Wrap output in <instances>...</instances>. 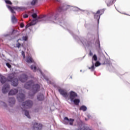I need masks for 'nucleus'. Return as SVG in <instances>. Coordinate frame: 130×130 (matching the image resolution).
Listing matches in <instances>:
<instances>
[{"instance_id": "f257e3e1", "label": "nucleus", "mask_w": 130, "mask_h": 130, "mask_svg": "<svg viewBox=\"0 0 130 130\" xmlns=\"http://www.w3.org/2000/svg\"><path fill=\"white\" fill-rule=\"evenodd\" d=\"M57 18V14L55 15L54 16L53 14H51L47 18L45 16H39L37 19L32 20L30 23L31 26L35 25L38 22H41L42 21H49V22H54V20H56Z\"/></svg>"}, {"instance_id": "f03ea898", "label": "nucleus", "mask_w": 130, "mask_h": 130, "mask_svg": "<svg viewBox=\"0 0 130 130\" xmlns=\"http://www.w3.org/2000/svg\"><path fill=\"white\" fill-rule=\"evenodd\" d=\"M19 92L18 94L17 95V98L19 101V102H22L25 100V94H24V90L20 89H11L8 95L13 96L14 95H16Z\"/></svg>"}, {"instance_id": "7ed1b4c3", "label": "nucleus", "mask_w": 130, "mask_h": 130, "mask_svg": "<svg viewBox=\"0 0 130 130\" xmlns=\"http://www.w3.org/2000/svg\"><path fill=\"white\" fill-rule=\"evenodd\" d=\"M32 106H33V102L31 100L26 101L22 103L21 105L22 113H24L27 118H30L31 117H30L29 111L26 110V108H31Z\"/></svg>"}, {"instance_id": "20e7f679", "label": "nucleus", "mask_w": 130, "mask_h": 130, "mask_svg": "<svg viewBox=\"0 0 130 130\" xmlns=\"http://www.w3.org/2000/svg\"><path fill=\"white\" fill-rule=\"evenodd\" d=\"M24 88L25 89H31V92L32 93L30 94L29 95L30 96H33L35 94V93H37V92H38L39 91V89H40V86L38 84H34V82L32 80L27 82L24 85Z\"/></svg>"}, {"instance_id": "39448f33", "label": "nucleus", "mask_w": 130, "mask_h": 130, "mask_svg": "<svg viewBox=\"0 0 130 130\" xmlns=\"http://www.w3.org/2000/svg\"><path fill=\"white\" fill-rule=\"evenodd\" d=\"M0 82L1 84H6L2 88V92L4 94L5 93H8V91L10 89V85L8 84V81H7V78L2 75H0Z\"/></svg>"}, {"instance_id": "423d86ee", "label": "nucleus", "mask_w": 130, "mask_h": 130, "mask_svg": "<svg viewBox=\"0 0 130 130\" xmlns=\"http://www.w3.org/2000/svg\"><path fill=\"white\" fill-rule=\"evenodd\" d=\"M15 78V74L12 73L9 74L8 76V79L9 82H11L12 86L14 87H17L19 84L17 79H14Z\"/></svg>"}, {"instance_id": "0eeeda50", "label": "nucleus", "mask_w": 130, "mask_h": 130, "mask_svg": "<svg viewBox=\"0 0 130 130\" xmlns=\"http://www.w3.org/2000/svg\"><path fill=\"white\" fill-rule=\"evenodd\" d=\"M77 97H78V94H77V93L75 92V91H71L69 93V96L68 94L66 100H67V101H68V100H70L71 102H73L74 99H76Z\"/></svg>"}, {"instance_id": "6e6552de", "label": "nucleus", "mask_w": 130, "mask_h": 130, "mask_svg": "<svg viewBox=\"0 0 130 130\" xmlns=\"http://www.w3.org/2000/svg\"><path fill=\"white\" fill-rule=\"evenodd\" d=\"M7 7L8 8V9H9V10H10V11H11V12L12 14H15V11H14V10H15L16 11H24V10H25V8L23 7H11L9 5H7Z\"/></svg>"}, {"instance_id": "1a4fd4ad", "label": "nucleus", "mask_w": 130, "mask_h": 130, "mask_svg": "<svg viewBox=\"0 0 130 130\" xmlns=\"http://www.w3.org/2000/svg\"><path fill=\"white\" fill-rule=\"evenodd\" d=\"M58 92L60 93V95H62L63 97H64L66 99H68V91L66 89L59 88Z\"/></svg>"}, {"instance_id": "9d476101", "label": "nucleus", "mask_w": 130, "mask_h": 130, "mask_svg": "<svg viewBox=\"0 0 130 130\" xmlns=\"http://www.w3.org/2000/svg\"><path fill=\"white\" fill-rule=\"evenodd\" d=\"M74 121H75V120L74 119H69V118L66 117L64 118L63 122L64 124H70V125H73L74 123Z\"/></svg>"}, {"instance_id": "9b49d317", "label": "nucleus", "mask_w": 130, "mask_h": 130, "mask_svg": "<svg viewBox=\"0 0 130 130\" xmlns=\"http://www.w3.org/2000/svg\"><path fill=\"white\" fill-rule=\"evenodd\" d=\"M104 13V10H98L94 15V19L98 20V23H99V19H100V16Z\"/></svg>"}, {"instance_id": "f8f14e48", "label": "nucleus", "mask_w": 130, "mask_h": 130, "mask_svg": "<svg viewBox=\"0 0 130 130\" xmlns=\"http://www.w3.org/2000/svg\"><path fill=\"white\" fill-rule=\"evenodd\" d=\"M72 7L67 5H64L62 6H60L58 9V12H62V11H66V10H68L69 9H71Z\"/></svg>"}, {"instance_id": "ddd939ff", "label": "nucleus", "mask_w": 130, "mask_h": 130, "mask_svg": "<svg viewBox=\"0 0 130 130\" xmlns=\"http://www.w3.org/2000/svg\"><path fill=\"white\" fill-rule=\"evenodd\" d=\"M42 128V124L40 123L36 122L34 124V129L35 130H41Z\"/></svg>"}, {"instance_id": "4468645a", "label": "nucleus", "mask_w": 130, "mask_h": 130, "mask_svg": "<svg viewBox=\"0 0 130 130\" xmlns=\"http://www.w3.org/2000/svg\"><path fill=\"white\" fill-rule=\"evenodd\" d=\"M27 79H28V76L26 75V74H22V75H21L19 80V81H20V82L24 83V82H26V81H27Z\"/></svg>"}, {"instance_id": "2eb2a0df", "label": "nucleus", "mask_w": 130, "mask_h": 130, "mask_svg": "<svg viewBox=\"0 0 130 130\" xmlns=\"http://www.w3.org/2000/svg\"><path fill=\"white\" fill-rule=\"evenodd\" d=\"M9 103L10 106H13V105H15V103H16V100L14 98H10L9 100Z\"/></svg>"}, {"instance_id": "dca6fc26", "label": "nucleus", "mask_w": 130, "mask_h": 130, "mask_svg": "<svg viewBox=\"0 0 130 130\" xmlns=\"http://www.w3.org/2000/svg\"><path fill=\"white\" fill-rule=\"evenodd\" d=\"M26 61L28 63H31V62H33L34 60H33V58H32V57H31L30 56H28L26 57Z\"/></svg>"}, {"instance_id": "f3484780", "label": "nucleus", "mask_w": 130, "mask_h": 130, "mask_svg": "<svg viewBox=\"0 0 130 130\" xmlns=\"http://www.w3.org/2000/svg\"><path fill=\"white\" fill-rule=\"evenodd\" d=\"M37 99H38V100H39V101H43V100H44V95H43V94L39 93V94L38 95Z\"/></svg>"}, {"instance_id": "a211bd4d", "label": "nucleus", "mask_w": 130, "mask_h": 130, "mask_svg": "<svg viewBox=\"0 0 130 130\" xmlns=\"http://www.w3.org/2000/svg\"><path fill=\"white\" fill-rule=\"evenodd\" d=\"M113 2H114V0H106V3L107 4V6L108 7H110V6L112 5L113 4Z\"/></svg>"}, {"instance_id": "6ab92c4d", "label": "nucleus", "mask_w": 130, "mask_h": 130, "mask_svg": "<svg viewBox=\"0 0 130 130\" xmlns=\"http://www.w3.org/2000/svg\"><path fill=\"white\" fill-rule=\"evenodd\" d=\"M92 65L91 67H89L88 69L89 70H90L91 72H94L95 70V64H94V62L92 61Z\"/></svg>"}, {"instance_id": "aec40b11", "label": "nucleus", "mask_w": 130, "mask_h": 130, "mask_svg": "<svg viewBox=\"0 0 130 130\" xmlns=\"http://www.w3.org/2000/svg\"><path fill=\"white\" fill-rule=\"evenodd\" d=\"M37 71H39V72H40V73L42 75V77L45 79V80H46V81H48V78H47V77H46V76H45V75H44V74L42 73V71H41V70L38 69L37 70Z\"/></svg>"}, {"instance_id": "412c9836", "label": "nucleus", "mask_w": 130, "mask_h": 130, "mask_svg": "<svg viewBox=\"0 0 130 130\" xmlns=\"http://www.w3.org/2000/svg\"><path fill=\"white\" fill-rule=\"evenodd\" d=\"M72 102H74V104H75V105H79V103H80V100L75 99L73 100Z\"/></svg>"}, {"instance_id": "4be33fe9", "label": "nucleus", "mask_w": 130, "mask_h": 130, "mask_svg": "<svg viewBox=\"0 0 130 130\" xmlns=\"http://www.w3.org/2000/svg\"><path fill=\"white\" fill-rule=\"evenodd\" d=\"M12 22L13 23H17V19L16 18V17H15V15H12L11 18Z\"/></svg>"}, {"instance_id": "5701e85b", "label": "nucleus", "mask_w": 130, "mask_h": 130, "mask_svg": "<svg viewBox=\"0 0 130 130\" xmlns=\"http://www.w3.org/2000/svg\"><path fill=\"white\" fill-rule=\"evenodd\" d=\"M61 24V26H62L63 28H66L68 26V23L65 22L64 21H62Z\"/></svg>"}, {"instance_id": "b1692460", "label": "nucleus", "mask_w": 130, "mask_h": 130, "mask_svg": "<svg viewBox=\"0 0 130 130\" xmlns=\"http://www.w3.org/2000/svg\"><path fill=\"white\" fill-rule=\"evenodd\" d=\"M30 69H31V70H32V71L34 72H36V71H37V68H36V66H33V65L31 66Z\"/></svg>"}, {"instance_id": "393cba45", "label": "nucleus", "mask_w": 130, "mask_h": 130, "mask_svg": "<svg viewBox=\"0 0 130 130\" xmlns=\"http://www.w3.org/2000/svg\"><path fill=\"white\" fill-rule=\"evenodd\" d=\"M80 110H82V111H86L87 110V107L85 106H82L80 107Z\"/></svg>"}, {"instance_id": "a878e982", "label": "nucleus", "mask_w": 130, "mask_h": 130, "mask_svg": "<svg viewBox=\"0 0 130 130\" xmlns=\"http://www.w3.org/2000/svg\"><path fill=\"white\" fill-rule=\"evenodd\" d=\"M0 105H1V106H2V107L6 108L7 106V104H6V103L3 102H1Z\"/></svg>"}, {"instance_id": "bb28decb", "label": "nucleus", "mask_w": 130, "mask_h": 130, "mask_svg": "<svg viewBox=\"0 0 130 130\" xmlns=\"http://www.w3.org/2000/svg\"><path fill=\"white\" fill-rule=\"evenodd\" d=\"M97 59V55H96V54H94L92 57V60H94L95 61H96Z\"/></svg>"}, {"instance_id": "cd10ccee", "label": "nucleus", "mask_w": 130, "mask_h": 130, "mask_svg": "<svg viewBox=\"0 0 130 130\" xmlns=\"http://www.w3.org/2000/svg\"><path fill=\"white\" fill-rule=\"evenodd\" d=\"M38 0H32V1L31 2V5L32 6H34L36 3H37Z\"/></svg>"}, {"instance_id": "c85d7f7f", "label": "nucleus", "mask_w": 130, "mask_h": 130, "mask_svg": "<svg viewBox=\"0 0 130 130\" xmlns=\"http://www.w3.org/2000/svg\"><path fill=\"white\" fill-rule=\"evenodd\" d=\"M5 2L8 5H12V2L11 1H10L9 0H6Z\"/></svg>"}, {"instance_id": "c756f323", "label": "nucleus", "mask_w": 130, "mask_h": 130, "mask_svg": "<svg viewBox=\"0 0 130 130\" xmlns=\"http://www.w3.org/2000/svg\"><path fill=\"white\" fill-rule=\"evenodd\" d=\"M32 17L34 18V19H36V18H37V14L36 13H34L32 15Z\"/></svg>"}, {"instance_id": "7c9ffc66", "label": "nucleus", "mask_w": 130, "mask_h": 130, "mask_svg": "<svg viewBox=\"0 0 130 130\" xmlns=\"http://www.w3.org/2000/svg\"><path fill=\"white\" fill-rule=\"evenodd\" d=\"M100 64H101L100 63V62H99V61H97L95 63V67H99V66H100Z\"/></svg>"}, {"instance_id": "2f4dec72", "label": "nucleus", "mask_w": 130, "mask_h": 130, "mask_svg": "<svg viewBox=\"0 0 130 130\" xmlns=\"http://www.w3.org/2000/svg\"><path fill=\"white\" fill-rule=\"evenodd\" d=\"M30 26H32L30 23L27 24L26 25V26H25L26 29H27V28H29V27H30Z\"/></svg>"}, {"instance_id": "473e14b6", "label": "nucleus", "mask_w": 130, "mask_h": 130, "mask_svg": "<svg viewBox=\"0 0 130 130\" xmlns=\"http://www.w3.org/2000/svg\"><path fill=\"white\" fill-rule=\"evenodd\" d=\"M22 39H23V40H24V41H27L28 38H27V37H23Z\"/></svg>"}, {"instance_id": "72a5a7b5", "label": "nucleus", "mask_w": 130, "mask_h": 130, "mask_svg": "<svg viewBox=\"0 0 130 130\" xmlns=\"http://www.w3.org/2000/svg\"><path fill=\"white\" fill-rule=\"evenodd\" d=\"M16 47L18 48H20V47H21V44H20V43H18V44H16Z\"/></svg>"}, {"instance_id": "f704fd0d", "label": "nucleus", "mask_w": 130, "mask_h": 130, "mask_svg": "<svg viewBox=\"0 0 130 130\" xmlns=\"http://www.w3.org/2000/svg\"><path fill=\"white\" fill-rule=\"evenodd\" d=\"M6 66H7V67H8V68H9V69H11V64H10V63H7Z\"/></svg>"}, {"instance_id": "c9c22d12", "label": "nucleus", "mask_w": 130, "mask_h": 130, "mask_svg": "<svg viewBox=\"0 0 130 130\" xmlns=\"http://www.w3.org/2000/svg\"><path fill=\"white\" fill-rule=\"evenodd\" d=\"M21 53H22V55L23 56V58H25V52L22 51Z\"/></svg>"}, {"instance_id": "e433bc0d", "label": "nucleus", "mask_w": 130, "mask_h": 130, "mask_svg": "<svg viewBox=\"0 0 130 130\" xmlns=\"http://www.w3.org/2000/svg\"><path fill=\"white\" fill-rule=\"evenodd\" d=\"M20 27H21V28H23V27H24V23H20Z\"/></svg>"}, {"instance_id": "4c0bfd02", "label": "nucleus", "mask_w": 130, "mask_h": 130, "mask_svg": "<svg viewBox=\"0 0 130 130\" xmlns=\"http://www.w3.org/2000/svg\"><path fill=\"white\" fill-rule=\"evenodd\" d=\"M23 18H28V15L27 14L23 15Z\"/></svg>"}, {"instance_id": "58836bf2", "label": "nucleus", "mask_w": 130, "mask_h": 130, "mask_svg": "<svg viewBox=\"0 0 130 130\" xmlns=\"http://www.w3.org/2000/svg\"><path fill=\"white\" fill-rule=\"evenodd\" d=\"M75 9H76L77 10H78H78H80V11H83V12H84V10H81V9H79L77 7H75Z\"/></svg>"}, {"instance_id": "ea45409f", "label": "nucleus", "mask_w": 130, "mask_h": 130, "mask_svg": "<svg viewBox=\"0 0 130 130\" xmlns=\"http://www.w3.org/2000/svg\"><path fill=\"white\" fill-rule=\"evenodd\" d=\"M9 34H6V35H4V36H5V37H7V36H9Z\"/></svg>"}, {"instance_id": "a19ab883", "label": "nucleus", "mask_w": 130, "mask_h": 130, "mask_svg": "<svg viewBox=\"0 0 130 130\" xmlns=\"http://www.w3.org/2000/svg\"><path fill=\"white\" fill-rule=\"evenodd\" d=\"M98 44H99V48H100V42L99 41H98Z\"/></svg>"}, {"instance_id": "79ce46f5", "label": "nucleus", "mask_w": 130, "mask_h": 130, "mask_svg": "<svg viewBox=\"0 0 130 130\" xmlns=\"http://www.w3.org/2000/svg\"><path fill=\"white\" fill-rule=\"evenodd\" d=\"M87 117H88V118H90L91 115H87Z\"/></svg>"}, {"instance_id": "37998d69", "label": "nucleus", "mask_w": 130, "mask_h": 130, "mask_svg": "<svg viewBox=\"0 0 130 130\" xmlns=\"http://www.w3.org/2000/svg\"><path fill=\"white\" fill-rule=\"evenodd\" d=\"M89 54L90 55H93V53H92L91 52H90Z\"/></svg>"}, {"instance_id": "c03bdc74", "label": "nucleus", "mask_w": 130, "mask_h": 130, "mask_svg": "<svg viewBox=\"0 0 130 130\" xmlns=\"http://www.w3.org/2000/svg\"><path fill=\"white\" fill-rule=\"evenodd\" d=\"M85 120H87V118H85Z\"/></svg>"}, {"instance_id": "a18cd8bd", "label": "nucleus", "mask_w": 130, "mask_h": 130, "mask_svg": "<svg viewBox=\"0 0 130 130\" xmlns=\"http://www.w3.org/2000/svg\"><path fill=\"white\" fill-rule=\"evenodd\" d=\"M14 30H13V32H14Z\"/></svg>"}, {"instance_id": "49530a36", "label": "nucleus", "mask_w": 130, "mask_h": 130, "mask_svg": "<svg viewBox=\"0 0 130 130\" xmlns=\"http://www.w3.org/2000/svg\"><path fill=\"white\" fill-rule=\"evenodd\" d=\"M80 72H82V70H80Z\"/></svg>"}]
</instances>
